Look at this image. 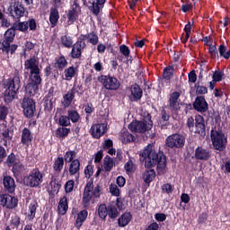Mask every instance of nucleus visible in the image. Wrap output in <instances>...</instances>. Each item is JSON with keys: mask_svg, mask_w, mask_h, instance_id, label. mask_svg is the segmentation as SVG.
I'll use <instances>...</instances> for the list:
<instances>
[{"mask_svg": "<svg viewBox=\"0 0 230 230\" xmlns=\"http://www.w3.org/2000/svg\"><path fill=\"white\" fill-rule=\"evenodd\" d=\"M141 156L145 159V167L148 168L142 177L146 184H150L155 179V171L151 168L157 165L158 172H163L166 168V156L163 154H157L152 146H147L142 152Z\"/></svg>", "mask_w": 230, "mask_h": 230, "instance_id": "nucleus-1", "label": "nucleus"}, {"mask_svg": "<svg viewBox=\"0 0 230 230\" xmlns=\"http://www.w3.org/2000/svg\"><path fill=\"white\" fill-rule=\"evenodd\" d=\"M21 77L19 75H14L7 80L6 90L4 93V102L10 103L15 100V96L19 94V89H21Z\"/></svg>", "mask_w": 230, "mask_h": 230, "instance_id": "nucleus-2", "label": "nucleus"}, {"mask_svg": "<svg viewBox=\"0 0 230 230\" xmlns=\"http://www.w3.org/2000/svg\"><path fill=\"white\" fill-rule=\"evenodd\" d=\"M14 39L15 31L13 27H11L4 32L3 42L0 41V51H3V53H5V55H8V53L13 55V53H15V51H17V49L19 48V46H17L16 44H12Z\"/></svg>", "mask_w": 230, "mask_h": 230, "instance_id": "nucleus-3", "label": "nucleus"}, {"mask_svg": "<svg viewBox=\"0 0 230 230\" xmlns=\"http://www.w3.org/2000/svg\"><path fill=\"white\" fill-rule=\"evenodd\" d=\"M44 182V173L39 168L32 169L30 173L23 178L24 186L28 188H39Z\"/></svg>", "mask_w": 230, "mask_h": 230, "instance_id": "nucleus-4", "label": "nucleus"}, {"mask_svg": "<svg viewBox=\"0 0 230 230\" xmlns=\"http://www.w3.org/2000/svg\"><path fill=\"white\" fill-rule=\"evenodd\" d=\"M39 64V59H37L35 57L31 58L24 62V69L30 73L29 78H31L34 80V82H38L40 78H42V74L40 73Z\"/></svg>", "mask_w": 230, "mask_h": 230, "instance_id": "nucleus-5", "label": "nucleus"}, {"mask_svg": "<svg viewBox=\"0 0 230 230\" xmlns=\"http://www.w3.org/2000/svg\"><path fill=\"white\" fill-rule=\"evenodd\" d=\"M210 139L215 150L224 152L227 146V136L222 131L212 129L210 132Z\"/></svg>", "mask_w": 230, "mask_h": 230, "instance_id": "nucleus-6", "label": "nucleus"}, {"mask_svg": "<svg viewBox=\"0 0 230 230\" xmlns=\"http://www.w3.org/2000/svg\"><path fill=\"white\" fill-rule=\"evenodd\" d=\"M154 125L150 115L146 117L143 120H135L128 125V129L131 132H136L137 134H145L147 130H150Z\"/></svg>", "mask_w": 230, "mask_h": 230, "instance_id": "nucleus-7", "label": "nucleus"}, {"mask_svg": "<svg viewBox=\"0 0 230 230\" xmlns=\"http://www.w3.org/2000/svg\"><path fill=\"white\" fill-rule=\"evenodd\" d=\"M98 82L102 84L108 91H118L119 89V81L112 76L109 75H100L98 77Z\"/></svg>", "mask_w": 230, "mask_h": 230, "instance_id": "nucleus-8", "label": "nucleus"}, {"mask_svg": "<svg viewBox=\"0 0 230 230\" xmlns=\"http://www.w3.org/2000/svg\"><path fill=\"white\" fill-rule=\"evenodd\" d=\"M184 143V137L177 133L170 135L165 139V146H168V148H182Z\"/></svg>", "mask_w": 230, "mask_h": 230, "instance_id": "nucleus-9", "label": "nucleus"}, {"mask_svg": "<svg viewBox=\"0 0 230 230\" xmlns=\"http://www.w3.org/2000/svg\"><path fill=\"white\" fill-rule=\"evenodd\" d=\"M19 204V199L10 194H1L0 195V206L6 208L7 209H14Z\"/></svg>", "mask_w": 230, "mask_h": 230, "instance_id": "nucleus-10", "label": "nucleus"}, {"mask_svg": "<svg viewBox=\"0 0 230 230\" xmlns=\"http://www.w3.org/2000/svg\"><path fill=\"white\" fill-rule=\"evenodd\" d=\"M22 107L23 109V113L26 118H33L35 114V102L33 99L24 97L22 100Z\"/></svg>", "mask_w": 230, "mask_h": 230, "instance_id": "nucleus-11", "label": "nucleus"}, {"mask_svg": "<svg viewBox=\"0 0 230 230\" xmlns=\"http://www.w3.org/2000/svg\"><path fill=\"white\" fill-rule=\"evenodd\" d=\"M93 190H94V183L93 181H88L84 187L83 194V206L84 208H89L91 200L93 199Z\"/></svg>", "mask_w": 230, "mask_h": 230, "instance_id": "nucleus-12", "label": "nucleus"}, {"mask_svg": "<svg viewBox=\"0 0 230 230\" xmlns=\"http://www.w3.org/2000/svg\"><path fill=\"white\" fill-rule=\"evenodd\" d=\"M128 98L130 102H139L143 98V90L137 84H132L128 89Z\"/></svg>", "mask_w": 230, "mask_h": 230, "instance_id": "nucleus-13", "label": "nucleus"}, {"mask_svg": "<svg viewBox=\"0 0 230 230\" xmlns=\"http://www.w3.org/2000/svg\"><path fill=\"white\" fill-rule=\"evenodd\" d=\"M87 45L84 41L80 39L72 46V50L70 52L71 58H80L82 57V49H85Z\"/></svg>", "mask_w": 230, "mask_h": 230, "instance_id": "nucleus-14", "label": "nucleus"}, {"mask_svg": "<svg viewBox=\"0 0 230 230\" xmlns=\"http://www.w3.org/2000/svg\"><path fill=\"white\" fill-rule=\"evenodd\" d=\"M194 127L195 134H199V136H206V121L204 120V117L196 115Z\"/></svg>", "mask_w": 230, "mask_h": 230, "instance_id": "nucleus-15", "label": "nucleus"}, {"mask_svg": "<svg viewBox=\"0 0 230 230\" xmlns=\"http://www.w3.org/2000/svg\"><path fill=\"white\" fill-rule=\"evenodd\" d=\"M107 132V126L105 124H93L90 128V134L94 139H100L103 134Z\"/></svg>", "mask_w": 230, "mask_h": 230, "instance_id": "nucleus-16", "label": "nucleus"}, {"mask_svg": "<svg viewBox=\"0 0 230 230\" xmlns=\"http://www.w3.org/2000/svg\"><path fill=\"white\" fill-rule=\"evenodd\" d=\"M10 13L13 19H16V21H20L21 17H24L26 15V9H24V6L22 4L15 2L13 5V9H11Z\"/></svg>", "mask_w": 230, "mask_h": 230, "instance_id": "nucleus-17", "label": "nucleus"}, {"mask_svg": "<svg viewBox=\"0 0 230 230\" xmlns=\"http://www.w3.org/2000/svg\"><path fill=\"white\" fill-rule=\"evenodd\" d=\"M80 14V5L74 2L72 8L68 10L66 14L68 24H73L75 21L78 20V15Z\"/></svg>", "mask_w": 230, "mask_h": 230, "instance_id": "nucleus-18", "label": "nucleus"}, {"mask_svg": "<svg viewBox=\"0 0 230 230\" xmlns=\"http://www.w3.org/2000/svg\"><path fill=\"white\" fill-rule=\"evenodd\" d=\"M31 83H28L25 86V93L29 94V96H33L37 94V91H39V85L42 84V77H40L38 81L32 80L30 78Z\"/></svg>", "mask_w": 230, "mask_h": 230, "instance_id": "nucleus-19", "label": "nucleus"}, {"mask_svg": "<svg viewBox=\"0 0 230 230\" xmlns=\"http://www.w3.org/2000/svg\"><path fill=\"white\" fill-rule=\"evenodd\" d=\"M209 108L208 102H206V97L200 95L198 96L193 102V109L198 112H206Z\"/></svg>", "mask_w": 230, "mask_h": 230, "instance_id": "nucleus-20", "label": "nucleus"}, {"mask_svg": "<svg viewBox=\"0 0 230 230\" xmlns=\"http://www.w3.org/2000/svg\"><path fill=\"white\" fill-rule=\"evenodd\" d=\"M76 94V88L73 87L69 90L65 95H63V99L61 101V105L64 109H67L73 103V100H75V95Z\"/></svg>", "mask_w": 230, "mask_h": 230, "instance_id": "nucleus-21", "label": "nucleus"}, {"mask_svg": "<svg viewBox=\"0 0 230 230\" xmlns=\"http://www.w3.org/2000/svg\"><path fill=\"white\" fill-rule=\"evenodd\" d=\"M69 175L75 176V182L80 179V160L74 159L68 167Z\"/></svg>", "mask_w": 230, "mask_h": 230, "instance_id": "nucleus-22", "label": "nucleus"}, {"mask_svg": "<svg viewBox=\"0 0 230 230\" xmlns=\"http://www.w3.org/2000/svg\"><path fill=\"white\" fill-rule=\"evenodd\" d=\"M79 40H81L82 42H84V40H87V42H89L93 46H96L98 45V42H100V38L95 31H92L88 34H81L79 37Z\"/></svg>", "mask_w": 230, "mask_h": 230, "instance_id": "nucleus-23", "label": "nucleus"}, {"mask_svg": "<svg viewBox=\"0 0 230 230\" xmlns=\"http://www.w3.org/2000/svg\"><path fill=\"white\" fill-rule=\"evenodd\" d=\"M5 191L8 193H13L15 191V180L8 175H4L3 179Z\"/></svg>", "mask_w": 230, "mask_h": 230, "instance_id": "nucleus-24", "label": "nucleus"}, {"mask_svg": "<svg viewBox=\"0 0 230 230\" xmlns=\"http://www.w3.org/2000/svg\"><path fill=\"white\" fill-rule=\"evenodd\" d=\"M195 157L199 161H208L211 157V153L204 147H197L195 150Z\"/></svg>", "mask_w": 230, "mask_h": 230, "instance_id": "nucleus-25", "label": "nucleus"}, {"mask_svg": "<svg viewBox=\"0 0 230 230\" xmlns=\"http://www.w3.org/2000/svg\"><path fill=\"white\" fill-rule=\"evenodd\" d=\"M179 98H181V93L179 92H174L170 94L169 107L171 111H179Z\"/></svg>", "mask_w": 230, "mask_h": 230, "instance_id": "nucleus-26", "label": "nucleus"}, {"mask_svg": "<svg viewBox=\"0 0 230 230\" xmlns=\"http://www.w3.org/2000/svg\"><path fill=\"white\" fill-rule=\"evenodd\" d=\"M59 19H60V14L58 13V8L57 7L50 8L49 22H50L51 28H55V26L58 24Z\"/></svg>", "mask_w": 230, "mask_h": 230, "instance_id": "nucleus-27", "label": "nucleus"}, {"mask_svg": "<svg viewBox=\"0 0 230 230\" xmlns=\"http://www.w3.org/2000/svg\"><path fill=\"white\" fill-rule=\"evenodd\" d=\"M22 144L26 145V146H30V143L33 141V136L31 135V131L28 128H24L22 131Z\"/></svg>", "mask_w": 230, "mask_h": 230, "instance_id": "nucleus-28", "label": "nucleus"}, {"mask_svg": "<svg viewBox=\"0 0 230 230\" xmlns=\"http://www.w3.org/2000/svg\"><path fill=\"white\" fill-rule=\"evenodd\" d=\"M78 75V67L76 66H69L64 70V75L66 82H71L73 78H75Z\"/></svg>", "mask_w": 230, "mask_h": 230, "instance_id": "nucleus-29", "label": "nucleus"}, {"mask_svg": "<svg viewBox=\"0 0 230 230\" xmlns=\"http://www.w3.org/2000/svg\"><path fill=\"white\" fill-rule=\"evenodd\" d=\"M120 141L124 145H128V143H134L136 141V137H134L127 129L120 132Z\"/></svg>", "mask_w": 230, "mask_h": 230, "instance_id": "nucleus-30", "label": "nucleus"}, {"mask_svg": "<svg viewBox=\"0 0 230 230\" xmlns=\"http://www.w3.org/2000/svg\"><path fill=\"white\" fill-rule=\"evenodd\" d=\"M37 208H39V203L37 200H32L28 208V212H27V218L28 220L31 221L33 218H35V215L37 213Z\"/></svg>", "mask_w": 230, "mask_h": 230, "instance_id": "nucleus-31", "label": "nucleus"}, {"mask_svg": "<svg viewBox=\"0 0 230 230\" xmlns=\"http://www.w3.org/2000/svg\"><path fill=\"white\" fill-rule=\"evenodd\" d=\"M0 134L4 137V146H6L7 141L12 140V137L10 136V128H8L6 123L0 124Z\"/></svg>", "mask_w": 230, "mask_h": 230, "instance_id": "nucleus-32", "label": "nucleus"}, {"mask_svg": "<svg viewBox=\"0 0 230 230\" xmlns=\"http://www.w3.org/2000/svg\"><path fill=\"white\" fill-rule=\"evenodd\" d=\"M88 215H89V213L87 212V210H81L78 213L77 218L75 221V227H77V229H80V227H82V226H84V221L87 220Z\"/></svg>", "mask_w": 230, "mask_h": 230, "instance_id": "nucleus-33", "label": "nucleus"}, {"mask_svg": "<svg viewBox=\"0 0 230 230\" xmlns=\"http://www.w3.org/2000/svg\"><path fill=\"white\" fill-rule=\"evenodd\" d=\"M67 209H69V205L67 203V198L64 197L59 200L58 210L59 215H66L67 213Z\"/></svg>", "mask_w": 230, "mask_h": 230, "instance_id": "nucleus-34", "label": "nucleus"}, {"mask_svg": "<svg viewBox=\"0 0 230 230\" xmlns=\"http://www.w3.org/2000/svg\"><path fill=\"white\" fill-rule=\"evenodd\" d=\"M131 220L132 215H130V213H125L119 218V226L120 227H125L126 226H128Z\"/></svg>", "mask_w": 230, "mask_h": 230, "instance_id": "nucleus-35", "label": "nucleus"}, {"mask_svg": "<svg viewBox=\"0 0 230 230\" xmlns=\"http://www.w3.org/2000/svg\"><path fill=\"white\" fill-rule=\"evenodd\" d=\"M103 168L105 172H111L114 168V159L106 155L103 160Z\"/></svg>", "mask_w": 230, "mask_h": 230, "instance_id": "nucleus-36", "label": "nucleus"}, {"mask_svg": "<svg viewBox=\"0 0 230 230\" xmlns=\"http://www.w3.org/2000/svg\"><path fill=\"white\" fill-rule=\"evenodd\" d=\"M53 169H54V172H57V173H60V172L64 170V157L58 156L54 161Z\"/></svg>", "mask_w": 230, "mask_h": 230, "instance_id": "nucleus-37", "label": "nucleus"}, {"mask_svg": "<svg viewBox=\"0 0 230 230\" xmlns=\"http://www.w3.org/2000/svg\"><path fill=\"white\" fill-rule=\"evenodd\" d=\"M67 116L72 123H78V121L80 120V114L76 110L69 109L67 111Z\"/></svg>", "mask_w": 230, "mask_h": 230, "instance_id": "nucleus-38", "label": "nucleus"}, {"mask_svg": "<svg viewBox=\"0 0 230 230\" xmlns=\"http://www.w3.org/2000/svg\"><path fill=\"white\" fill-rule=\"evenodd\" d=\"M14 31H28V22H20L13 24Z\"/></svg>", "mask_w": 230, "mask_h": 230, "instance_id": "nucleus-39", "label": "nucleus"}, {"mask_svg": "<svg viewBox=\"0 0 230 230\" xmlns=\"http://www.w3.org/2000/svg\"><path fill=\"white\" fill-rule=\"evenodd\" d=\"M98 215L100 218L105 220V218H107V215H109V207L105 204L100 205L98 208Z\"/></svg>", "mask_w": 230, "mask_h": 230, "instance_id": "nucleus-40", "label": "nucleus"}, {"mask_svg": "<svg viewBox=\"0 0 230 230\" xmlns=\"http://www.w3.org/2000/svg\"><path fill=\"white\" fill-rule=\"evenodd\" d=\"M56 66L58 69L62 71L63 69H66L67 66V59H66V57L61 56L56 60Z\"/></svg>", "mask_w": 230, "mask_h": 230, "instance_id": "nucleus-41", "label": "nucleus"}, {"mask_svg": "<svg viewBox=\"0 0 230 230\" xmlns=\"http://www.w3.org/2000/svg\"><path fill=\"white\" fill-rule=\"evenodd\" d=\"M69 132H71V129L67 128H64L63 126L62 128H58L56 130V136L58 137H62L64 139V137H67Z\"/></svg>", "mask_w": 230, "mask_h": 230, "instance_id": "nucleus-42", "label": "nucleus"}, {"mask_svg": "<svg viewBox=\"0 0 230 230\" xmlns=\"http://www.w3.org/2000/svg\"><path fill=\"white\" fill-rule=\"evenodd\" d=\"M61 44L65 48H73V39L71 36L64 35L61 37Z\"/></svg>", "mask_w": 230, "mask_h": 230, "instance_id": "nucleus-43", "label": "nucleus"}, {"mask_svg": "<svg viewBox=\"0 0 230 230\" xmlns=\"http://www.w3.org/2000/svg\"><path fill=\"white\" fill-rule=\"evenodd\" d=\"M163 77L164 80H172L173 77V66H169L164 69Z\"/></svg>", "mask_w": 230, "mask_h": 230, "instance_id": "nucleus-44", "label": "nucleus"}, {"mask_svg": "<svg viewBox=\"0 0 230 230\" xmlns=\"http://www.w3.org/2000/svg\"><path fill=\"white\" fill-rule=\"evenodd\" d=\"M119 215V213L115 205L108 206V217H110V218H118Z\"/></svg>", "mask_w": 230, "mask_h": 230, "instance_id": "nucleus-45", "label": "nucleus"}, {"mask_svg": "<svg viewBox=\"0 0 230 230\" xmlns=\"http://www.w3.org/2000/svg\"><path fill=\"white\" fill-rule=\"evenodd\" d=\"M218 52L220 57H223V58H226V60H228L230 58V50L227 51V47H226V45H220L218 48Z\"/></svg>", "mask_w": 230, "mask_h": 230, "instance_id": "nucleus-46", "label": "nucleus"}, {"mask_svg": "<svg viewBox=\"0 0 230 230\" xmlns=\"http://www.w3.org/2000/svg\"><path fill=\"white\" fill-rule=\"evenodd\" d=\"M49 186H50V193H58V191L60 190V187L62 185L58 183L57 179H54L50 181Z\"/></svg>", "mask_w": 230, "mask_h": 230, "instance_id": "nucleus-47", "label": "nucleus"}, {"mask_svg": "<svg viewBox=\"0 0 230 230\" xmlns=\"http://www.w3.org/2000/svg\"><path fill=\"white\" fill-rule=\"evenodd\" d=\"M75 157H76V151H67L63 159L65 163H73Z\"/></svg>", "mask_w": 230, "mask_h": 230, "instance_id": "nucleus-48", "label": "nucleus"}, {"mask_svg": "<svg viewBox=\"0 0 230 230\" xmlns=\"http://www.w3.org/2000/svg\"><path fill=\"white\" fill-rule=\"evenodd\" d=\"M7 163H8L9 166H13V172L14 173L16 172H19L17 170V164H15V155H13V154L9 155L7 157Z\"/></svg>", "mask_w": 230, "mask_h": 230, "instance_id": "nucleus-49", "label": "nucleus"}, {"mask_svg": "<svg viewBox=\"0 0 230 230\" xmlns=\"http://www.w3.org/2000/svg\"><path fill=\"white\" fill-rule=\"evenodd\" d=\"M58 123L61 127H69V125H71V120L69 119L68 115H62L59 118Z\"/></svg>", "mask_w": 230, "mask_h": 230, "instance_id": "nucleus-50", "label": "nucleus"}, {"mask_svg": "<svg viewBox=\"0 0 230 230\" xmlns=\"http://www.w3.org/2000/svg\"><path fill=\"white\" fill-rule=\"evenodd\" d=\"M124 168L126 172H128L129 173H134V172H136V165L134 164V162H132V160H128L125 164Z\"/></svg>", "mask_w": 230, "mask_h": 230, "instance_id": "nucleus-51", "label": "nucleus"}, {"mask_svg": "<svg viewBox=\"0 0 230 230\" xmlns=\"http://www.w3.org/2000/svg\"><path fill=\"white\" fill-rule=\"evenodd\" d=\"M75 190V180H69L65 184L66 193H71Z\"/></svg>", "mask_w": 230, "mask_h": 230, "instance_id": "nucleus-52", "label": "nucleus"}, {"mask_svg": "<svg viewBox=\"0 0 230 230\" xmlns=\"http://www.w3.org/2000/svg\"><path fill=\"white\" fill-rule=\"evenodd\" d=\"M208 53L210 55V58H212L213 60L218 58V50H217L216 46H210L208 49Z\"/></svg>", "mask_w": 230, "mask_h": 230, "instance_id": "nucleus-53", "label": "nucleus"}, {"mask_svg": "<svg viewBox=\"0 0 230 230\" xmlns=\"http://www.w3.org/2000/svg\"><path fill=\"white\" fill-rule=\"evenodd\" d=\"M94 173V167L93 165H87L84 169V175L86 179H91Z\"/></svg>", "mask_w": 230, "mask_h": 230, "instance_id": "nucleus-54", "label": "nucleus"}, {"mask_svg": "<svg viewBox=\"0 0 230 230\" xmlns=\"http://www.w3.org/2000/svg\"><path fill=\"white\" fill-rule=\"evenodd\" d=\"M186 125L190 132H193V130H195V119H193V117H189L187 119Z\"/></svg>", "mask_w": 230, "mask_h": 230, "instance_id": "nucleus-55", "label": "nucleus"}, {"mask_svg": "<svg viewBox=\"0 0 230 230\" xmlns=\"http://www.w3.org/2000/svg\"><path fill=\"white\" fill-rule=\"evenodd\" d=\"M110 192L114 197H119V188H118V185H116V184H111Z\"/></svg>", "mask_w": 230, "mask_h": 230, "instance_id": "nucleus-56", "label": "nucleus"}, {"mask_svg": "<svg viewBox=\"0 0 230 230\" xmlns=\"http://www.w3.org/2000/svg\"><path fill=\"white\" fill-rule=\"evenodd\" d=\"M119 51L120 53H122V55L125 56L126 58H128V57H130V49H128V47H127L126 45H121L119 47Z\"/></svg>", "mask_w": 230, "mask_h": 230, "instance_id": "nucleus-57", "label": "nucleus"}, {"mask_svg": "<svg viewBox=\"0 0 230 230\" xmlns=\"http://www.w3.org/2000/svg\"><path fill=\"white\" fill-rule=\"evenodd\" d=\"M197 94H208V87L204 85H195Z\"/></svg>", "mask_w": 230, "mask_h": 230, "instance_id": "nucleus-58", "label": "nucleus"}, {"mask_svg": "<svg viewBox=\"0 0 230 230\" xmlns=\"http://www.w3.org/2000/svg\"><path fill=\"white\" fill-rule=\"evenodd\" d=\"M212 78L215 82H222V78H224V74L220 71H216L213 74Z\"/></svg>", "mask_w": 230, "mask_h": 230, "instance_id": "nucleus-59", "label": "nucleus"}, {"mask_svg": "<svg viewBox=\"0 0 230 230\" xmlns=\"http://www.w3.org/2000/svg\"><path fill=\"white\" fill-rule=\"evenodd\" d=\"M160 118L162 121H170V115L166 112V110L163 109L160 112Z\"/></svg>", "mask_w": 230, "mask_h": 230, "instance_id": "nucleus-60", "label": "nucleus"}, {"mask_svg": "<svg viewBox=\"0 0 230 230\" xmlns=\"http://www.w3.org/2000/svg\"><path fill=\"white\" fill-rule=\"evenodd\" d=\"M162 190L164 193H172L173 187L170 183H165L162 186Z\"/></svg>", "mask_w": 230, "mask_h": 230, "instance_id": "nucleus-61", "label": "nucleus"}, {"mask_svg": "<svg viewBox=\"0 0 230 230\" xmlns=\"http://www.w3.org/2000/svg\"><path fill=\"white\" fill-rule=\"evenodd\" d=\"M8 116V108L0 106V119H4Z\"/></svg>", "mask_w": 230, "mask_h": 230, "instance_id": "nucleus-62", "label": "nucleus"}, {"mask_svg": "<svg viewBox=\"0 0 230 230\" xmlns=\"http://www.w3.org/2000/svg\"><path fill=\"white\" fill-rule=\"evenodd\" d=\"M188 76L190 84H195V82H197V74L195 73V70L190 71Z\"/></svg>", "mask_w": 230, "mask_h": 230, "instance_id": "nucleus-63", "label": "nucleus"}, {"mask_svg": "<svg viewBox=\"0 0 230 230\" xmlns=\"http://www.w3.org/2000/svg\"><path fill=\"white\" fill-rule=\"evenodd\" d=\"M103 8V6L100 5L97 3H94L93 4V13H94V15H98L100 13V10H102Z\"/></svg>", "mask_w": 230, "mask_h": 230, "instance_id": "nucleus-64", "label": "nucleus"}]
</instances>
